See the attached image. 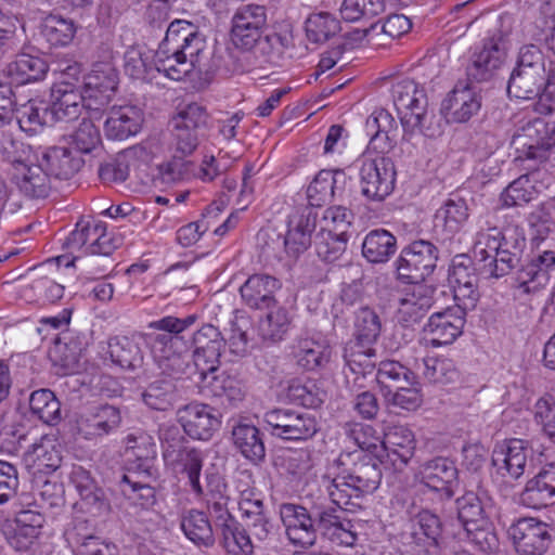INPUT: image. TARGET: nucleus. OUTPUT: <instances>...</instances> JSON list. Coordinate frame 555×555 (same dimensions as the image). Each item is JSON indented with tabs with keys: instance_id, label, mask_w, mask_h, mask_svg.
Wrapping results in <instances>:
<instances>
[{
	"instance_id": "33",
	"label": "nucleus",
	"mask_w": 555,
	"mask_h": 555,
	"mask_svg": "<svg viewBox=\"0 0 555 555\" xmlns=\"http://www.w3.org/2000/svg\"><path fill=\"white\" fill-rule=\"evenodd\" d=\"M520 500L531 508H541L555 503V463L545 465L527 482Z\"/></svg>"
},
{
	"instance_id": "64",
	"label": "nucleus",
	"mask_w": 555,
	"mask_h": 555,
	"mask_svg": "<svg viewBox=\"0 0 555 555\" xmlns=\"http://www.w3.org/2000/svg\"><path fill=\"white\" fill-rule=\"evenodd\" d=\"M33 147L13 138L12 134L2 133L0 138V156L2 160L21 168L31 162Z\"/></svg>"
},
{
	"instance_id": "21",
	"label": "nucleus",
	"mask_w": 555,
	"mask_h": 555,
	"mask_svg": "<svg viewBox=\"0 0 555 555\" xmlns=\"http://www.w3.org/2000/svg\"><path fill=\"white\" fill-rule=\"evenodd\" d=\"M65 539L77 555H117V547L98 537L87 519L77 518L65 531Z\"/></svg>"
},
{
	"instance_id": "61",
	"label": "nucleus",
	"mask_w": 555,
	"mask_h": 555,
	"mask_svg": "<svg viewBox=\"0 0 555 555\" xmlns=\"http://www.w3.org/2000/svg\"><path fill=\"white\" fill-rule=\"evenodd\" d=\"M17 122L22 131L28 134H36L44 125L54 122V120L51 119L48 105L43 103L37 105L36 103L29 102L27 105H24L21 111Z\"/></svg>"
},
{
	"instance_id": "27",
	"label": "nucleus",
	"mask_w": 555,
	"mask_h": 555,
	"mask_svg": "<svg viewBox=\"0 0 555 555\" xmlns=\"http://www.w3.org/2000/svg\"><path fill=\"white\" fill-rule=\"evenodd\" d=\"M51 178L69 179L83 166V159L67 146H51L35 155Z\"/></svg>"
},
{
	"instance_id": "15",
	"label": "nucleus",
	"mask_w": 555,
	"mask_h": 555,
	"mask_svg": "<svg viewBox=\"0 0 555 555\" xmlns=\"http://www.w3.org/2000/svg\"><path fill=\"white\" fill-rule=\"evenodd\" d=\"M363 499L361 500V504ZM340 511L334 507H323V511H315L314 514L318 517V528L321 534L330 540L332 543L352 547L356 545L358 540V533L356 525L344 516L343 511H347L345 506L337 505ZM362 508V505L358 509ZM356 509L348 512H356Z\"/></svg>"
},
{
	"instance_id": "60",
	"label": "nucleus",
	"mask_w": 555,
	"mask_h": 555,
	"mask_svg": "<svg viewBox=\"0 0 555 555\" xmlns=\"http://www.w3.org/2000/svg\"><path fill=\"white\" fill-rule=\"evenodd\" d=\"M78 225L83 227L88 254L107 256L114 250L111 236L105 232V225L101 222L80 220Z\"/></svg>"
},
{
	"instance_id": "51",
	"label": "nucleus",
	"mask_w": 555,
	"mask_h": 555,
	"mask_svg": "<svg viewBox=\"0 0 555 555\" xmlns=\"http://www.w3.org/2000/svg\"><path fill=\"white\" fill-rule=\"evenodd\" d=\"M220 543L230 555H253L254 544L244 526L237 520L217 530Z\"/></svg>"
},
{
	"instance_id": "37",
	"label": "nucleus",
	"mask_w": 555,
	"mask_h": 555,
	"mask_svg": "<svg viewBox=\"0 0 555 555\" xmlns=\"http://www.w3.org/2000/svg\"><path fill=\"white\" fill-rule=\"evenodd\" d=\"M49 70L47 62L30 54H20L16 59L9 63L4 69L8 81L13 86H23L42 80Z\"/></svg>"
},
{
	"instance_id": "12",
	"label": "nucleus",
	"mask_w": 555,
	"mask_h": 555,
	"mask_svg": "<svg viewBox=\"0 0 555 555\" xmlns=\"http://www.w3.org/2000/svg\"><path fill=\"white\" fill-rule=\"evenodd\" d=\"M315 511H323V506L313 504L308 509L294 503L280 505V517L293 544L310 547L315 543L317 532L319 531Z\"/></svg>"
},
{
	"instance_id": "39",
	"label": "nucleus",
	"mask_w": 555,
	"mask_h": 555,
	"mask_svg": "<svg viewBox=\"0 0 555 555\" xmlns=\"http://www.w3.org/2000/svg\"><path fill=\"white\" fill-rule=\"evenodd\" d=\"M499 234V228H489L486 231H480L474 245L475 259L480 264L481 273L487 278L499 279L503 276L501 271L494 270L499 253H501Z\"/></svg>"
},
{
	"instance_id": "47",
	"label": "nucleus",
	"mask_w": 555,
	"mask_h": 555,
	"mask_svg": "<svg viewBox=\"0 0 555 555\" xmlns=\"http://www.w3.org/2000/svg\"><path fill=\"white\" fill-rule=\"evenodd\" d=\"M539 171H531L520 176L509 183L501 194V202L504 207L525 205L534 199L540 192L535 185Z\"/></svg>"
},
{
	"instance_id": "52",
	"label": "nucleus",
	"mask_w": 555,
	"mask_h": 555,
	"mask_svg": "<svg viewBox=\"0 0 555 555\" xmlns=\"http://www.w3.org/2000/svg\"><path fill=\"white\" fill-rule=\"evenodd\" d=\"M65 140L67 147L79 154H92L101 150L100 130L90 119H82Z\"/></svg>"
},
{
	"instance_id": "55",
	"label": "nucleus",
	"mask_w": 555,
	"mask_h": 555,
	"mask_svg": "<svg viewBox=\"0 0 555 555\" xmlns=\"http://www.w3.org/2000/svg\"><path fill=\"white\" fill-rule=\"evenodd\" d=\"M288 399L306 408H319L325 398V392L317 385V382L310 378L292 379L287 386Z\"/></svg>"
},
{
	"instance_id": "3",
	"label": "nucleus",
	"mask_w": 555,
	"mask_h": 555,
	"mask_svg": "<svg viewBox=\"0 0 555 555\" xmlns=\"http://www.w3.org/2000/svg\"><path fill=\"white\" fill-rule=\"evenodd\" d=\"M439 249L427 240H415L405 245L395 261L397 279L406 284L423 285L437 268Z\"/></svg>"
},
{
	"instance_id": "32",
	"label": "nucleus",
	"mask_w": 555,
	"mask_h": 555,
	"mask_svg": "<svg viewBox=\"0 0 555 555\" xmlns=\"http://www.w3.org/2000/svg\"><path fill=\"white\" fill-rule=\"evenodd\" d=\"M278 279L268 274H253L241 286L244 302L253 309H271L275 305L274 294L280 289Z\"/></svg>"
},
{
	"instance_id": "11",
	"label": "nucleus",
	"mask_w": 555,
	"mask_h": 555,
	"mask_svg": "<svg viewBox=\"0 0 555 555\" xmlns=\"http://www.w3.org/2000/svg\"><path fill=\"white\" fill-rule=\"evenodd\" d=\"M361 194L372 202H383L395 188L396 171L390 158H365L360 167Z\"/></svg>"
},
{
	"instance_id": "54",
	"label": "nucleus",
	"mask_w": 555,
	"mask_h": 555,
	"mask_svg": "<svg viewBox=\"0 0 555 555\" xmlns=\"http://www.w3.org/2000/svg\"><path fill=\"white\" fill-rule=\"evenodd\" d=\"M382 330V319L375 309L363 306L354 312L352 339L376 343Z\"/></svg>"
},
{
	"instance_id": "13",
	"label": "nucleus",
	"mask_w": 555,
	"mask_h": 555,
	"mask_svg": "<svg viewBox=\"0 0 555 555\" xmlns=\"http://www.w3.org/2000/svg\"><path fill=\"white\" fill-rule=\"evenodd\" d=\"M121 414L112 404H98L82 410L75 420L77 434L89 441H100L118 430Z\"/></svg>"
},
{
	"instance_id": "24",
	"label": "nucleus",
	"mask_w": 555,
	"mask_h": 555,
	"mask_svg": "<svg viewBox=\"0 0 555 555\" xmlns=\"http://www.w3.org/2000/svg\"><path fill=\"white\" fill-rule=\"evenodd\" d=\"M481 98L468 83L460 82L442 101L441 111L454 122H465L478 113Z\"/></svg>"
},
{
	"instance_id": "17",
	"label": "nucleus",
	"mask_w": 555,
	"mask_h": 555,
	"mask_svg": "<svg viewBox=\"0 0 555 555\" xmlns=\"http://www.w3.org/2000/svg\"><path fill=\"white\" fill-rule=\"evenodd\" d=\"M555 276V251H539L516 272L515 282L522 293H535L544 288Z\"/></svg>"
},
{
	"instance_id": "5",
	"label": "nucleus",
	"mask_w": 555,
	"mask_h": 555,
	"mask_svg": "<svg viewBox=\"0 0 555 555\" xmlns=\"http://www.w3.org/2000/svg\"><path fill=\"white\" fill-rule=\"evenodd\" d=\"M177 436L179 431L175 427L160 434L164 460L177 472L186 476L190 488L196 496H203L204 487L201 483L203 453L195 448L180 447L181 438Z\"/></svg>"
},
{
	"instance_id": "26",
	"label": "nucleus",
	"mask_w": 555,
	"mask_h": 555,
	"mask_svg": "<svg viewBox=\"0 0 555 555\" xmlns=\"http://www.w3.org/2000/svg\"><path fill=\"white\" fill-rule=\"evenodd\" d=\"M143 112L135 105L113 106L104 124L108 139L126 140L135 135L143 124Z\"/></svg>"
},
{
	"instance_id": "31",
	"label": "nucleus",
	"mask_w": 555,
	"mask_h": 555,
	"mask_svg": "<svg viewBox=\"0 0 555 555\" xmlns=\"http://www.w3.org/2000/svg\"><path fill=\"white\" fill-rule=\"evenodd\" d=\"M317 225V215L311 208L294 214L288 221V231L283 244L288 255L297 257L311 245V234Z\"/></svg>"
},
{
	"instance_id": "48",
	"label": "nucleus",
	"mask_w": 555,
	"mask_h": 555,
	"mask_svg": "<svg viewBox=\"0 0 555 555\" xmlns=\"http://www.w3.org/2000/svg\"><path fill=\"white\" fill-rule=\"evenodd\" d=\"M375 378L380 386L383 396L388 398L398 385L414 383L416 375L400 362L386 360L378 364Z\"/></svg>"
},
{
	"instance_id": "50",
	"label": "nucleus",
	"mask_w": 555,
	"mask_h": 555,
	"mask_svg": "<svg viewBox=\"0 0 555 555\" xmlns=\"http://www.w3.org/2000/svg\"><path fill=\"white\" fill-rule=\"evenodd\" d=\"M76 30L72 18L50 14L43 20L40 34L50 46L66 47L73 41Z\"/></svg>"
},
{
	"instance_id": "2",
	"label": "nucleus",
	"mask_w": 555,
	"mask_h": 555,
	"mask_svg": "<svg viewBox=\"0 0 555 555\" xmlns=\"http://www.w3.org/2000/svg\"><path fill=\"white\" fill-rule=\"evenodd\" d=\"M199 317L188 314L183 318L166 315L149 323L147 327L162 332L149 335L152 357L158 370L169 376H182L190 365V351L202 379H207L220 365V357L225 348V339L218 327L203 324L189 335Z\"/></svg>"
},
{
	"instance_id": "41",
	"label": "nucleus",
	"mask_w": 555,
	"mask_h": 555,
	"mask_svg": "<svg viewBox=\"0 0 555 555\" xmlns=\"http://www.w3.org/2000/svg\"><path fill=\"white\" fill-rule=\"evenodd\" d=\"M524 31L529 40L545 44L555 54V3H543L535 20L526 25Z\"/></svg>"
},
{
	"instance_id": "16",
	"label": "nucleus",
	"mask_w": 555,
	"mask_h": 555,
	"mask_svg": "<svg viewBox=\"0 0 555 555\" xmlns=\"http://www.w3.org/2000/svg\"><path fill=\"white\" fill-rule=\"evenodd\" d=\"M220 417L217 409L198 402L189 403L179 411L184 433L197 440H209L221 425Z\"/></svg>"
},
{
	"instance_id": "23",
	"label": "nucleus",
	"mask_w": 555,
	"mask_h": 555,
	"mask_svg": "<svg viewBox=\"0 0 555 555\" xmlns=\"http://www.w3.org/2000/svg\"><path fill=\"white\" fill-rule=\"evenodd\" d=\"M158 334H162V332H158ZM149 335H157V333H135L131 336L112 337L108 340V352L112 361L127 370L140 367L144 359L141 348L142 343H144L152 352V347L146 338Z\"/></svg>"
},
{
	"instance_id": "44",
	"label": "nucleus",
	"mask_w": 555,
	"mask_h": 555,
	"mask_svg": "<svg viewBox=\"0 0 555 555\" xmlns=\"http://www.w3.org/2000/svg\"><path fill=\"white\" fill-rule=\"evenodd\" d=\"M155 55L142 46H131L124 53V72L131 79L152 81L156 77Z\"/></svg>"
},
{
	"instance_id": "49",
	"label": "nucleus",
	"mask_w": 555,
	"mask_h": 555,
	"mask_svg": "<svg viewBox=\"0 0 555 555\" xmlns=\"http://www.w3.org/2000/svg\"><path fill=\"white\" fill-rule=\"evenodd\" d=\"M156 74H164L167 78L172 80H181L192 70L182 56L179 49L171 50V47L159 44L158 49L154 52Z\"/></svg>"
},
{
	"instance_id": "40",
	"label": "nucleus",
	"mask_w": 555,
	"mask_h": 555,
	"mask_svg": "<svg viewBox=\"0 0 555 555\" xmlns=\"http://www.w3.org/2000/svg\"><path fill=\"white\" fill-rule=\"evenodd\" d=\"M375 343H364L357 339L348 340L344 346L343 358L345 366L353 374L365 377L372 374L376 365Z\"/></svg>"
},
{
	"instance_id": "57",
	"label": "nucleus",
	"mask_w": 555,
	"mask_h": 555,
	"mask_svg": "<svg viewBox=\"0 0 555 555\" xmlns=\"http://www.w3.org/2000/svg\"><path fill=\"white\" fill-rule=\"evenodd\" d=\"M291 319L283 307L274 308L259 322V335L267 341H279L288 331Z\"/></svg>"
},
{
	"instance_id": "58",
	"label": "nucleus",
	"mask_w": 555,
	"mask_h": 555,
	"mask_svg": "<svg viewBox=\"0 0 555 555\" xmlns=\"http://www.w3.org/2000/svg\"><path fill=\"white\" fill-rule=\"evenodd\" d=\"M423 375L429 383L447 385L459 378V371L450 359L428 357L423 360Z\"/></svg>"
},
{
	"instance_id": "59",
	"label": "nucleus",
	"mask_w": 555,
	"mask_h": 555,
	"mask_svg": "<svg viewBox=\"0 0 555 555\" xmlns=\"http://www.w3.org/2000/svg\"><path fill=\"white\" fill-rule=\"evenodd\" d=\"M121 491L134 504L149 508L156 502L155 489L151 481L137 480L133 475H122Z\"/></svg>"
},
{
	"instance_id": "18",
	"label": "nucleus",
	"mask_w": 555,
	"mask_h": 555,
	"mask_svg": "<svg viewBox=\"0 0 555 555\" xmlns=\"http://www.w3.org/2000/svg\"><path fill=\"white\" fill-rule=\"evenodd\" d=\"M459 470L449 457L437 456L420 466L417 478L421 483L433 491L442 492L448 499L454 495Z\"/></svg>"
},
{
	"instance_id": "25",
	"label": "nucleus",
	"mask_w": 555,
	"mask_h": 555,
	"mask_svg": "<svg viewBox=\"0 0 555 555\" xmlns=\"http://www.w3.org/2000/svg\"><path fill=\"white\" fill-rule=\"evenodd\" d=\"M468 216L465 199L457 196L448 198L434 217L436 236L443 242L451 240L464 227Z\"/></svg>"
},
{
	"instance_id": "30",
	"label": "nucleus",
	"mask_w": 555,
	"mask_h": 555,
	"mask_svg": "<svg viewBox=\"0 0 555 555\" xmlns=\"http://www.w3.org/2000/svg\"><path fill=\"white\" fill-rule=\"evenodd\" d=\"M399 300L397 321L404 327H413L427 314L433 305V289L426 285H416Z\"/></svg>"
},
{
	"instance_id": "36",
	"label": "nucleus",
	"mask_w": 555,
	"mask_h": 555,
	"mask_svg": "<svg viewBox=\"0 0 555 555\" xmlns=\"http://www.w3.org/2000/svg\"><path fill=\"white\" fill-rule=\"evenodd\" d=\"M13 181L20 192L29 198H44L51 191V176L36 162L15 168Z\"/></svg>"
},
{
	"instance_id": "8",
	"label": "nucleus",
	"mask_w": 555,
	"mask_h": 555,
	"mask_svg": "<svg viewBox=\"0 0 555 555\" xmlns=\"http://www.w3.org/2000/svg\"><path fill=\"white\" fill-rule=\"evenodd\" d=\"M268 29V12L264 5L241 4L231 17L230 40L235 48L251 51Z\"/></svg>"
},
{
	"instance_id": "46",
	"label": "nucleus",
	"mask_w": 555,
	"mask_h": 555,
	"mask_svg": "<svg viewBox=\"0 0 555 555\" xmlns=\"http://www.w3.org/2000/svg\"><path fill=\"white\" fill-rule=\"evenodd\" d=\"M160 374L165 377L151 382L141 396L149 408L156 411H166L172 405L177 388L176 380L181 376H169L162 371Z\"/></svg>"
},
{
	"instance_id": "7",
	"label": "nucleus",
	"mask_w": 555,
	"mask_h": 555,
	"mask_svg": "<svg viewBox=\"0 0 555 555\" xmlns=\"http://www.w3.org/2000/svg\"><path fill=\"white\" fill-rule=\"evenodd\" d=\"M263 421L270 435L282 440H308L319 430L313 414L294 409L274 408L263 414Z\"/></svg>"
},
{
	"instance_id": "14",
	"label": "nucleus",
	"mask_w": 555,
	"mask_h": 555,
	"mask_svg": "<svg viewBox=\"0 0 555 555\" xmlns=\"http://www.w3.org/2000/svg\"><path fill=\"white\" fill-rule=\"evenodd\" d=\"M508 534L519 555H542L551 541L547 525L531 517L514 522Z\"/></svg>"
},
{
	"instance_id": "63",
	"label": "nucleus",
	"mask_w": 555,
	"mask_h": 555,
	"mask_svg": "<svg viewBox=\"0 0 555 555\" xmlns=\"http://www.w3.org/2000/svg\"><path fill=\"white\" fill-rule=\"evenodd\" d=\"M209 385L216 397L225 398L232 405H236L245 398V388L242 380L225 372L212 376Z\"/></svg>"
},
{
	"instance_id": "53",
	"label": "nucleus",
	"mask_w": 555,
	"mask_h": 555,
	"mask_svg": "<svg viewBox=\"0 0 555 555\" xmlns=\"http://www.w3.org/2000/svg\"><path fill=\"white\" fill-rule=\"evenodd\" d=\"M29 408L34 415L48 425H55L62 420L61 402L50 389H38L29 397Z\"/></svg>"
},
{
	"instance_id": "9",
	"label": "nucleus",
	"mask_w": 555,
	"mask_h": 555,
	"mask_svg": "<svg viewBox=\"0 0 555 555\" xmlns=\"http://www.w3.org/2000/svg\"><path fill=\"white\" fill-rule=\"evenodd\" d=\"M499 22L504 30H499L498 34L494 33L485 42L482 50L474 55L467 67L469 80L477 82L490 80L506 57L505 38L511 33L512 18L509 15H501Z\"/></svg>"
},
{
	"instance_id": "1",
	"label": "nucleus",
	"mask_w": 555,
	"mask_h": 555,
	"mask_svg": "<svg viewBox=\"0 0 555 555\" xmlns=\"http://www.w3.org/2000/svg\"><path fill=\"white\" fill-rule=\"evenodd\" d=\"M415 438L404 425L388 426L382 441V453L373 457L363 452L341 453L327 467L326 492L332 503L356 509L361 500L372 494L382 480V465L401 470L412 459Z\"/></svg>"
},
{
	"instance_id": "28",
	"label": "nucleus",
	"mask_w": 555,
	"mask_h": 555,
	"mask_svg": "<svg viewBox=\"0 0 555 555\" xmlns=\"http://www.w3.org/2000/svg\"><path fill=\"white\" fill-rule=\"evenodd\" d=\"M365 132L371 138L370 149L384 154L397 143L398 125L386 109H376L365 121Z\"/></svg>"
},
{
	"instance_id": "22",
	"label": "nucleus",
	"mask_w": 555,
	"mask_h": 555,
	"mask_svg": "<svg viewBox=\"0 0 555 555\" xmlns=\"http://www.w3.org/2000/svg\"><path fill=\"white\" fill-rule=\"evenodd\" d=\"M465 323V315L452 308L431 314L425 326L429 345L441 347L454 343L463 333Z\"/></svg>"
},
{
	"instance_id": "4",
	"label": "nucleus",
	"mask_w": 555,
	"mask_h": 555,
	"mask_svg": "<svg viewBox=\"0 0 555 555\" xmlns=\"http://www.w3.org/2000/svg\"><path fill=\"white\" fill-rule=\"evenodd\" d=\"M507 94L520 100H539L543 111L555 109V72L513 68L507 81Z\"/></svg>"
},
{
	"instance_id": "34",
	"label": "nucleus",
	"mask_w": 555,
	"mask_h": 555,
	"mask_svg": "<svg viewBox=\"0 0 555 555\" xmlns=\"http://www.w3.org/2000/svg\"><path fill=\"white\" fill-rule=\"evenodd\" d=\"M457 519L463 528L478 525L489 519L493 509L492 498L486 490L466 491L455 501Z\"/></svg>"
},
{
	"instance_id": "62",
	"label": "nucleus",
	"mask_w": 555,
	"mask_h": 555,
	"mask_svg": "<svg viewBox=\"0 0 555 555\" xmlns=\"http://www.w3.org/2000/svg\"><path fill=\"white\" fill-rule=\"evenodd\" d=\"M466 539L478 551L492 554L499 550L500 542L489 519L464 528Z\"/></svg>"
},
{
	"instance_id": "38",
	"label": "nucleus",
	"mask_w": 555,
	"mask_h": 555,
	"mask_svg": "<svg viewBox=\"0 0 555 555\" xmlns=\"http://www.w3.org/2000/svg\"><path fill=\"white\" fill-rule=\"evenodd\" d=\"M332 354L333 349L327 339L306 337L299 339L295 358L301 369L318 371L328 365Z\"/></svg>"
},
{
	"instance_id": "43",
	"label": "nucleus",
	"mask_w": 555,
	"mask_h": 555,
	"mask_svg": "<svg viewBox=\"0 0 555 555\" xmlns=\"http://www.w3.org/2000/svg\"><path fill=\"white\" fill-rule=\"evenodd\" d=\"M180 527L184 535L195 545L210 547L215 544V532L205 512L189 509L182 515Z\"/></svg>"
},
{
	"instance_id": "35",
	"label": "nucleus",
	"mask_w": 555,
	"mask_h": 555,
	"mask_svg": "<svg viewBox=\"0 0 555 555\" xmlns=\"http://www.w3.org/2000/svg\"><path fill=\"white\" fill-rule=\"evenodd\" d=\"M232 441L241 455L255 465L266 459V447L262 434L254 424L241 421L231 430Z\"/></svg>"
},
{
	"instance_id": "45",
	"label": "nucleus",
	"mask_w": 555,
	"mask_h": 555,
	"mask_svg": "<svg viewBox=\"0 0 555 555\" xmlns=\"http://www.w3.org/2000/svg\"><path fill=\"white\" fill-rule=\"evenodd\" d=\"M89 96L108 102L118 86V72L114 65H92L85 82Z\"/></svg>"
},
{
	"instance_id": "19",
	"label": "nucleus",
	"mask_w": 555,
	"mask_h": 555,
	"mask_svg": "<svg viewBox=\"0 0 555 555\" xmlns=\"http://www.w3.org/2000/svg\"><path fill=\"white\" fill-rule=\"evenodd\" d=\"M532 453L529 442L511 439L496 446L492 452V465L502 477L518 479L525 473L528 457Z\"/></svg>"
},
{
	"instance_id": "56",
	"label": "nucleus",
	"mask_w": 555,
	"mask_h": 555,
	"mask_svg": "<svg viewBox=\"0 0 555 555\" xmlns=\"http://www.w3.org/2000/svg\"><path fill=\"white\" fill-rule=\"evenodd\" d=\"M340 30L339 21L327 12L312 14L306 22V33L310 41L323 43Z\"/></svg>"
},
{
	"instance_id": "10",
	"label": "nucleus",
	"mask_w": 555,
	"mask_h": 555,
	"mask_svg": "<svg viewBox=\"0 0 555 555\" xmlns=\"http://www.w3.org/2000/svg\"><path fill=\"white\" fill-rule=\"evenodd\" d=\"M526 158L548 163L555 167V127L541 119L529 122L513 138Z\"/></svg>"
},
{
	"instance_id": "20",
	"label": "nucleus",
	"mask_w": 555,
	"mask_h": 555,
	"mask_svg": "<svg viewBox=\"0 0 555 555\" xmlns=\"http://www.w3.org/2000/svg\"><path fill=\"white\" fill-rule=\"evenodd\" d=\"M80 88L75 83L61 80L51 89L49 109L54 121L69 122L77 119L85 107Z\"/></svg>"
},
{
	"instance_id": "42",
	"label": "nucleus",
	"mask_w": 555,
	"mask_h": 555,
	"mask_svg": "<svg viewBox=\"0 0 555 555\" xmlns=\"http://www.w3.org/2000/svg\"><path fill=\"white\" fill-rule=\"evenodd\" d=\"M396 250L397 238L385 229L370 231L362 243L363 257L371 263L387 262Z\"/></svg>"
},
{
	"instance_id": "6",
	"label": "nucleus",
	"mask_w": 555,
	"mask_h": 555,
	"mask_svg": "<svg viewBox=\"0 0 555 555\" xmlns=\"http://www.w3.org/2000/svg\"><path fill=\"white\" fill-rule=\"evenodd\" d=\"M391 94L404 130L403 138L409 140V135L423 131L427 116V95L412 79H402L393 83Z\"/></svg>"
},
{
	"instance_id": "29",
	"label": "nucleus",
	"mask_w": 555,
	"mask_h": 555,
	"mask_svg": "<svg viewBox=\"0 0 555 555\" xmlns=\"http://www.w3.org/2000/svg\"><path fill=\"white\" fill-rule=\"evenodd\" d=\"M499 243L501 253L494 270L501 271L504 276L519 263L522 257L527 244L524 229L516 224L500 229Z\"/></svg>"
}]
</instances>
